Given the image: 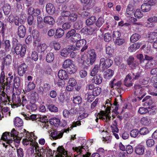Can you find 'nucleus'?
<instances>
[{
  "label": "nucleus",
  "instance_id": "obj_1",
  "mask_svg": "<svg viewBox=\"0 0 157 157\" xmlns=\"http://www.w3.org/2000/svg\"><path fill=\"white\" fill-rule=\"evenodd\" d=\"M24 135L25 138L23 139L22 143L24 145L30 144L35 147L36 151L39 150V145L36 142L37 137L35 136L33 132L29 133L25 129H24Z\"/></svg>",
  "mask_w": 157,
  "mask_h": 157
},
{
  "label": "nucleus",
  "instance_id": "obj_2",
  "mask_svg": "<svg viewBox=\"0 0 157 157\" xmlns=\"http://www.w3.org/2000/svg\"><path fill=\"white\" fill-rule=\"evenodd\" d=\"M111 105V104L110 103V101L109 100H107L104 107L105 108H106L105 110L101 111L99 113L95 114V116L96 117L95 120L96 122H98V119H101L106 122H108L110 120L111 117L109 115Z\"/></svg>",
  "mask_w": 157,
  "mask_h": 157
},
{
  "label": "nucleus",
  "instance_id": "obj_3",
  "mask_svg": "<svg viewBox=\"0 0 157 157\" xmlns=\"http://www.w3.org/2000/svg\"><path fill=\"white\" fill-rule=\"evenodd\" d=\"M87 59H84L82 56L81 58L82 62L85 67H87L90 64H93L96 59V55L94 50H90L88 51L87 55Z\"/></svg>",
  "mask_w": 157,
  "mask_h": 157
},
{
  "label": "nucleus",
  "instance_id": "obj_4",
  "mask_svg": "<svg viewBox=\"0 0 157 157\" xmlns=\"http://www.w3.org/2000/svg\"><path fill=\"white\" fill-rule=\"evenodd\" d=\"M151 87L149 86L141 87L139 85L136 84L134 86L135 90L134 94L138 96L137 97L141 100L146 95V92L149 91V89Z\"/></svg>",
  "mask_w": 157,
  "mask_h": 157
},
{
  "label": "nucleus",
  "instance_id": "obj_5",
  "mask_svg": "<svg viewBox=\"0 0 157 157\" xmlns=\"http://www.w3.org/2000/svg\"><path fill=\"white\" fill-rule=\"evenodd\" d=\"M75 42V45H71L72 49L79 50L81 47L83 46L81 50L83 52L87 48V46L86 45V41L85 40L80 39Z\"/></svg>",
  "mask_w": 157,
  "mask_h": 157
},
{
  "label": "nucleus",
  "instance_id": "obj_6",
  "mask_svg": "<svg viewBox=\"0 0 157 157\" xmlns=\"http://www.w3.org/2000/svg\"><path fill=\"white\" fill-rule=\"evenodd\" d=\"M14 50L17 55L23 57L26 52V46L25 45H22L20 44H17L15 46Z\"/></svg>",
  "mask_w": 157,
  "mask_h": 157
},
{
  "label": "nucleus",
  "instance_id": "obj_7",
  "mask_svg": "<svg viewBox=\"0 0 157 157\" xmlns=\"http://www.w3.org/2000/svg\"><path fill=\"white\" fill-rule=\"evenodd\" d=\"M2 140L5 142L2 143V145L6 148L8 147H10V144L12 143L13 140L11 138H10V135L9 133L5 132L3 133L2 137Z\"/></svg>",
  "mask_w": 157,
  "mask_h": 157
},
{
  "label": "nucleus",
  "instance_id": "obj_8",
  "mask_svg": "<svg viewBox=\"0 0 157 157\" xmlns=\"http://www.w3.org/2000/svg\"><path fill=\"white\" fill-rule=\"evenodd\" d=\"M22 95L15 94L14 93L12 96V100L13 103V105L12 107L15 108L19 106L21 104V99L22 98Z\"/></svg>",
  "mask_w": 157,
  "mask_h": 157
},
{
  "label": "nucleus",
  "instance_id": "obj_9",
  "mask_svg": "<svg viewBox=\"0 0 157 157\" xmlns=\"http://www.w3.org/2000/svg\"><path fill=\"white\" fill-rule=\"evenodd\" d=\"M112 63L113 61L111 59L102 58L100 60V65L103 68H107L112 65Z\"/></svg>",
  "mask_w": 157,
  "mask_h": 157
},
{
  "label": "nucleus",
  "instance_id": "obj_10",
  "mask_svg": "<svg viewBox=\"0 0 157 157\" xmlns=\"http://www.w3.org/2000/svg\"><path fill=\"white\" fill-rule=\"evenodd\" d=\"M26 17V14L24 13H22L20 15L16 16L15 17L14 22L16 25L18 26L20 24H23V21L22 18L24 19Z\"/></svg>",
  "mask_w": 157,
  "mask_h": 157
},
{
  "label": "nucleus",
  "instance_id": "obj_11",
  "mask_svg": "<svg viewBox=\"0 0 157 157\" xmlns=\"http://www.w3.org/2000/svg\"><path fill=\"white\" fill-rule=\"evenodd\" d=\"M133 76L134 75V74H129L124 79V84L127 87L131 86H132V81L133 79Z\"/></svg>",
  "mask_w": 157,
  "mask_h": 157
},
{
  "label": "nucleus",
  "instance_id": "obj_12",
  "mask_svg": "<svg viewBox=\"0 0 157 157\" xmlns=\"http://www.w3.org/2000/svg\"><path fill=\"white\" fill-rule=\"evenodd\" d=\"M27 66L25 63H23L19 66L17 68V72L19 75L22 76L27 70Z\"/></svg>",
  "mask_w": 157,
  "mask_h": 157
},
{
  "label": "nucleus",
  "instance_id": "obj_13",
  "mask_svg": "<svg viewBox=\"0 0 157 157\" xmlns=\"http://www.w3.org/2000/svg\"><path fill=\"white\" fill-rule=\"evenodd\" d=\"M40 121L41 122L40 125L42 126L43 128L48 129L49 123L48 118L46 116H42L40 118Z\"/></svg>",
  "mask_w": 157,
  "mask_h": 157
},
{
  "label": "nucleus",
  "instance_id": "obj_14",
  "mask_svg": "<svg viewBox=\"0 0 157 157\" xmlns=\"http://www.w3.org/2000/svg\"><path fill=\"white\" fill-rule=\"evenodd\" d=\"M145 148L144 146L141 144L137 145L135 148V153L139 155H143L145 151Z\"/></svg>",
  "mask_w": 157,
  "mask_h": 157
},
{
  "label": "nucleus",
  "instance_id": "obj_15",
  "mask_svg": "<svg viewBox=\"0 0 157 157\" xmlns=\"http://www.w3.org/2000/svg\"><path fill=\"white\" fill-rule=\"evenodd\" d=\"M57 151L58 152L56 157H67V153L62 146L59 147L57 149Z\"/></svg>",
  "mask_w": 157,
  "mask_h": 157
},
{
  "label": "nucleus",
  "instance_id": "obj_16",
  "mask_svg": "<svg viewBox=\"0 0 157 157\" xmlns=\"http://www.w3.org/2000/svg\"><path fill=\"white\" fill-rule=\"evenodd\" d=\"M47 12L50 15L53 14L55 12V8L54 6L51 3L47 4L46 6Z\"/></svg>",
  "mask_w": 157,
  "mask_h": 157
},
{
  "label": "nucleus",
  "instance_id": "obj_17",
  "mask_svg": "<svg viewBox=\"0 0 157 157\" xmlns=\"http://www.w3.org/2000/svg\"><path fill=\"white\" fill-rule=\"evenodd\" d=\"M71 49H72V47L71 46L67 48H63L61 50L60 55L63 57H67L70 53Z\"/></svg>",
  "mask_w": 157,
  "mask_h": 157
},
{
  "label": "nucleus",
  "instance_id": "obj_18",
  "mask_svg": "<svg viewBox=\"0 0 157 157\" xmlns=\"http://www.w3.org/2000/svg\"><path fill=\"white\" fill-rule=\"evenodd\" d=\"M114 74L113 70L108 69L105 71L103 73V76L104 78L106 79H109L111 78Z\"/></svg>",
  "mask_w": 157,
  "mask_h": 157
},
{
  "label": "nucleus",
  "instance_id": "obj_19",
  "mask_svg": "<svg viewBox=\"0 0 157 157\" xmlns=\"http://www.w3.org/2000/svg\"><path fill=\"white\" fill-rule=\"evenodd\" d=\"M149 21L146 24V26L148 27H152L155 25V23L157 22V17H150L147 19Z\"/></svg>",
  "mask_w": 157,
  "mask_h": 157
},
{
  "label": "nucleus",
  "instance_id": "obj_20",
  "mask_svg": "<svg viewBox=\"0 0 157 157\" xmlns=\"http://www.w3.org/2000/svg\"><path fill=\"white\" fill-rule=\"evenodd\" d=\"M102 133L103 136L102 140L106 143H110L111 141V138L109 134L106 131H103Z\"/></svg>",
  "mask_w": 157,
  "mask_h": 157
},
{
  "label": "nucleus",
  "instance_id": "obj_21",
  "mask_svg": "<svg viewBox=\"0 0 157 157\" xmlns=\"http://www.w3.org/2000/svg\"><path fill=\"white\" fill-rule=\"evenodd\" d=\"M121 81H118L115 79H114L110 84V86L113 89H118L121 86Z\"/></svg>",
  "mask_w": 157,
  "mask_h": 157
},
{
  "label": "nucleus",
  "instance_id": "obj_22",
  "mask_svg": "<svg viewBox=\"0 0 157 157\" xmlns=\"http://www.w3.org/2000/svg\"><path fill=\"white\" fill-rule=\"evenodd\" d=\"M26 33V28L23 25L19 26L18 28L17 34L20 37L23 38L25 36Z\"/></svg>",
  "mask_w": 157,
  "mask_h": 157
},
{
  "label": "nucleus",
  "instance_id": "obj_23",
  "mask_svg": "<svg viewBox=\"0 0 157 157\" xmlns=\"http://www.w3.org/2000/svg\"><path fill=\"white\" fill-rule=\"evenodd\" d=\"M63 135V133L59 132H57L56 131H54L51 133V136L53 140H56L61 138Z\"/></svg>",
  "mask_w": 157,
  "mask_h": 157
},
{
  "label": "nucleus",
  "instance_id": "obj_24",
  "mask_svg": "<svg viewBox=\"0 0 157 157\" xmlns=\"http://www.w3.org/2000/svg\"><path fill=\"white\" fill-rule=\"evenodd\" d=\"M141 44L139 43H136L131 45L128 48V51L130 52H135L136 50L138 49Z\"/></svg>",
  "mask_w": 157,
  "mask_h": 157
},
{
  "label": "nucleus",
  "instance_id": "obj_25",
  "mask_svg": "<svg viewBox=\"0 0 157 157\" xmlns=\"http://www.w3.org/2000/svg\"><path fill=\"white\" fill-rule=\"evenodd\" d=\"M58 76L61 80H66L68 78V74L65 70H61L59 71Z\"/></svg>",
  "mask_w": 157,
  "mask_h": 157
},
{
  "label": "nucleus",
  "instance_id": "obj_26",
  "mask_svg": "<svg viewBox=\"0 0 157 157\" xmlns=\"http://www.w3.org/2000/svg\"><path fill=\"white\" fill-rule=\"evenodd\" d=\"M44 21L46 24L50 25H52L55 23V20L52 17L50 16H47L44 18Z\"/></svg>",
  "mask_w": 157,
  "mask_h": 157
},
{
  "label": "nucleus",
  "instance_id": "obj_27",
  "mask_svg": "<svg viewBox=\"0 0 157 157\" xmlns=\"http://www.w3.org/2000/svg\"><path fill=\"white\" fill-rule=\"evenodd\" d=\"M133 67H132V69L136 68L137 70H138L139 71L135 75L134 74V76L132 75L133 77V79H138L141 76V73L142 71V70L140 69V67L137 65V64L136 65V66L133 65Z\"/></svg>",
  "mask_w": 157,
  "mask_h": 157
},
{
  "label": "nucleus",
  "instance_id": "obj_28",
  "mask_svg": "<svg viewBox=\"0 0 157 157\" xmlns=\"http://www.w3.org/2000/svg\"><path fill=\"white\" fill-rule=\"evenodd\" d=\"M76 112V109L74 108L71 109L70 110V112L67 109H64L63 112V116L65 118H68L70 115L71 113V114H74Z\"/></svg>",
  "mask_w": 157,
  "mask_h": 157
},
{
  "label": "nucleus",
  "instance_id": "obj_29",
  "mask_svg": "<svg viewBox=\"0 0 157 157\" xmlns=\"http://www.w3.org/2000/svg\"><path fill=\"white\" fill-rule=\"evenodd\" d=\"M50 46L52 48H53L55 50H59L61 48L60 44L59 42L56 41H53L50 44Z\"/></svg>",
  "mask_w": 157,
  "mask_h": 157
},
{
  "label": "nucleus",
  "instance_id": "obj_30",
  "mask_svg": "<svg viewBox=\"0 0 157 157\" xmlns=\"http://www.w3.org/2000/svg\"><path fill=\"white\" fill-rule=\"evenodd\" d=\"M73 61L69 59L65 60L62 64V67L63 68L67 69L74 63Z\"/></svg>",
  "mask_w": 157,
  "mask_h": 157
},
{
  "label": "nucleus",
  "instance_id": "obj_31",
  "mask_svg": "<svg viewBox=\"0 0 157 157\" xmlns=\"http://www.w3.org/2000/svg\"><path fill=\"white\" fill-rule=\"evenodd\" d=\"M133 7L132 5L129 4L127 7L126 10V15L127 17L132 15L133 13Z\"/></svg>",
  "mask_w": 157,
  "mask_h": 157
},
{
  "label": "nucleus",
  "instance_id": "obj_32",
  "mask_svg": "<svg viewBox=\"0 0 157 157\" xmlns=\"http://www.w3.org/2000/svg\"><path fill=\"white\" fill-rule=\"evenodd\" d=\"M4 13L6 15H8L10 11L11 7L8 4H5L2 7Z\"/></svg>",
  "mask_w": 157,
  "mask_h": 157
},
{
  "label": "nucleus",
  "instance_id": "obj_33",
  "mask_svg": "<svg viewBox=\"0 0 157 157\" xmlns=\"http://www.w3.org/2000/svg\"><path fill=\"white\" fill-rule=\"evenodd\" d=\"M64 31L61 28H58L56 30L55 37L56 38L61 37L64 34Z\"/></svg>",
  "mask_w": 157,
  "mask_h": 157
},
{
  "label": "nucleus",
  "instance_id": "obj_34",
  "mask_svg": "<svg viewBox=\"0 0 157 157\" xmlns=\"http://www.w3.org/2000/svg\"><path fill=\"white\" fill-rule=\"evenodd\" d=\"M92 79V82L95 84L99 85L101 83L102 81V78L99 75H97L93 76Z\"/></svg>",
  "mask_w": 157,
  "mask_h": 157
},
{
  "label": "nucleus",
  "instance_id": "obj_35",
  "mask_svg": "<svg viewBox=\"0 0 157 157\" xmlns=\"http://www.w3.org/2000/svg\"><path fill=\"white\" fill-rule=\"evenodd\" d=\"M13 75L11 76L8 77L6 79V82H4L3 83V87L5 88V86H6V89H8L10 87L11 85V83L12 82V80L13 79Z\"/></svg>",
  "mask_w": 157,
  "mask_h": 157
},
{
  "label": "nucleus",
  "instance_id": "obj_36",
  "mask_svg": "<svg viewBox=\"0 0 157 157\" xmlns=\"http://www.w3.org/2000/svg\"><path fill=\"white\" fill-rule=\"evenodd\" d=\"M36 87L35 84L33 82H29L25 87V90L27 92H29L33 90Z\"/></svg>",
  "mask_w": 157,
  "mask_h": 157
},
{
  "label": "nucleus",
  "instance_id": "obj_37",
  "mask_svg": "<svg viewBox=\"0 0 157 157\" xmlns=\"http://www.w3.org/2000/svg\"><path fill=\"white\" fill-rule=\"evenodd\" d=\"M14 123L15 126L18 127L22 126L23 124V121L22 120L18 117H16L15 119Z\"/></svg>",
  "mask_w": 157,
  "mask_h": 157
},
{
  "label": "nucleus",
  "instance_id": "obj_38",
  "mask_svg": "<svg viewBox=\"0 0 157 157\" xmlns=\"http://www.w3.org/2000/svg\"><path fill=\"white\" fill-rule=\"evenodd\" d=\"M68 72L70 74H74L75 73L77 70V67L74 63L67 68Z\"/></svg>",
  "mask_w": 157,
  "mask_h": 157
},
{
  "label": "nucleus",
  "instance_id": "obj_39",
  "mask_svg": "<svg viewBox=\"0 0 157 157\" xmlns=\"http://www.w3.org/2000/svg\"><path fill=\"white\" fill-rule=\"evenodd\" d=\"M151 6L146 3L143 4L141 6V9L144 12H147L151 9Z\"/></svg>",
  "mask_w": 157,
  "mask_h": 157
},
{
  "label": "nucleus",
  "instance_id": "obj_40",
  "mask_svg": "<svg viewBox=\"0 0 157 157\" xmlns=\"http://www.w3.org/2000/svg\"><path fill=\"white\" fill-rule=\"evenodd\" d=\"M3 60L6 65H10L12 61L11 56L10 55H7L5 58H3Z\"/></svg>",
  "mask_w": 157,
  "mask_h": 157
},
{
  "label": "nucleus",
  "instance_id": "obj_41",
  "mask_svg": "<svg viewBox=\"0 0 157 157\" xmlns=\"http://www.w3.org/2000/svg\"><path fill=\"white\" fill-rule=\"evenodd\" d=\"M60 121L59 118L55 117L51 118L49 120V122L51 124L56 126L59 125Z\"/></svg>",
  "mask_w": 157,
  "mask_h": 157
},
{
  "label": "nucleus",
  "instance_id": "obj_42",
  "mask_svg": "<svg viewBox=\"0 0 157 157\" xmlns=\"http://www.w3.org/2000/svg\"><path fill=\"white\" fill-rule=\"evenodd\" d=\"M2 44L5 47V50L6 52L10 51L11 48L10 42L9 40H3Z\"/></svg>",
  "mask_w": 157,
  "mask_h": 157
},
{
  "label": "nucleus",
  "instance_id": "obj_43",
  "mask_svg": "<svg viewBox=\"0 0 157 157\" xmlns=\"http://www.w3.org/2000/svg\"><path fill=\"white\" fill-rule=\"evenodd\" d=\"M54 55L53 53L50 52L46 55V60L48 63H51L53 61L54 59Z\"/></svg>",
  "mask_w": 157,
  "mask_h": 157
},
{
  "label": "nucleus",
  "instance_id": "obj_44",
  "mask_svg": "<svg viewBox=\"0 0 157 157\" xmlns=\"http://www.w3.org/2000/svg\"><path fill=\"white\" fill-rule=\"evenodd\" d=\"M150 118L148 117H144L141 118V123L144 125H148L150 123Z\"/></svg>",
  "mask_w": 157,
  "mask_h": 157
},
{
  "label": "nucleus",
  "instance_id": "obj_45",
  "mask_svg": "<svg viewBox=\"0 0 157 157\" xmlns=\"http://www.w3.org/2000/svg\"><path fill=\"white\" fill-rule=\"evenodd\" d=\"M92 1L91 0H81V3L87 8H89L92 6Z\"/></svg>",
  "mask_w": 157,
  "mask_h": 157
},
{
  "label": "nucleus",
  "instance_id": "obj_46",
  "mask_svg": "<svg viewBox=\"0 0 157 157\" xmlns=\"http://www.w3.org/2000/svg\"><path fill=\"white\" fill-rule=\"evenodd\" d=\"M140 37V36L139 34L136 33H134L131 36L130 40L131 42H135L138 40Z\"/></svg>",
  "mask_w": 157,
  "mask_h": 157
},
{
  "label": "nucleus",
  "instance_id": "obj_47",
  "mask_svg": "<svg viewBox=\"0 0 157 157\" xmlns=\"http://www.w3.org/2000/svg\"><path fill=\"white\" fill-rule=\"evenodd\" d=\"M96 18L94 16H91L86 20V24L87 25H92L95 22Z\"/></svg>",
  "mask_w": 157,
  "mask_h": 157
},
{
  "label": "nucleus",
  "instance_id": "obj_48",
  "mask_svg": "<svg viewBox=\"0 0 157 157\" xmlns=\"http://www.w3.org/2000/svg\"><path fill=\"white\" fill-rule=\"evenodd\" d=\"M81 39V36L80 34L78 33H75L74 36L70 39V41L72 43H75L78 40Z\"/></svg>",
  "mask_w": 157,
  "mask_h": 157
},
{
  "label": "nucleus",
  "instance_id": "obj_49",
  "mask_svg": "<svg viewBox=\"0 0 157 157\" xmlns=\"http://www.w3.org/2000/svg\"><path fill=\"white\" fill-rule=\"evenodd\" d=\"M43 152L46 154L47 156H50L53 155L52 151L48 147L43 148Z\"/></svg>",
  "mask_w": 157,
  "mask_h": 157
},
{
  "label": "nucleus",
  "instance_id": "obj_50",
  "mask_svg": "<svg viewBox=\"0 0 157 157\" xmlns=\"http://www.w3.org/2000/svg\"><path fill=\"white\" fill-rule=\"evenodd\" d=\"M100 68V66L98 65H95L92 70L91 73L90 75L91 76H94L98 72Z\"/></svg>",
  "mask_w": 157,
  "mask_h": 157
},
{
  "label": "nucleus",
  "instance_id": "obj_51",
  "mask_svg": "<svg viewBox=\"0 0 157 157\" xmlns=\"http://www.w3.org/2000/svg\"><path fill=\"white\" fill-rule=\"evenodd\" d=\"M81 124L80 122L79 121L73 122L70 128H69L66 129H65L64 131L66 133L68 132L69 130H71V129L73 127H76L77 126H79Z\"/></svg>",
  "mask_w": 157,
  "mask_h": 157
},
{
  "label": "nucleus",
  "instance_id": "obj_52",
  "mask_svg": "<svg viewBox=\"0 0 157 157\" xmlns=\"http://www.w3.org/2000/svg\"><path fill=\"white\" fill-rule=\"evenodd\" d=\"M76 33V31L75 29H72L69 31L67 33L66 35V38L67 39L72 38L75 35Z\"/></svg>",
  "mask_w": 157,
  "mask_h": 157
},
{
  "label": "nucleus",
  "instance_id": "obj_53",
  "mask_svg": "<svg viewBox=\"0 0 157 157\" xmlns=\"http://www.w3.org/2000/svg\"><path fill=\"white\" fill-rule=\"evenodd\" d=\"M154 62V61H148L145 65H143L142 64L141 66L144 69H148L153 66Z\"/></svg>",
  "mask_w": 157,
  "mask_h": 157
},
{
  "label": "nucleus",
  "instance_id": "obj_54",
  "mask_svg": "<svg viewBox=\"0 0 157 157\" xmlns=\"http://www.w3.org/2000/svg\"><path fill=\"white\" fill-rule=\"evenodd\" d=\"M134 16L135 17L140 19L142 18L143 14L140 9H137L134 13Z\"/></svg>",
  "mask_w": 157,
  "mask_h": 157
},
{
  "label": "nucleus",
  "instance_id": "obj_55",
  "mask_svg": "<svg viewBox=\"0 0 157 157\" xmlns=\"http://www.w3.org/2000/svg\"><path fill=\"white\" fill-rule=\"evenodd\" d=\"M114 40V43L117 45H121L125 42V40L123 38H119L116 39Z\"/></svg>",
  "mask_w": 157,
  "mask_h": 157
},
{
  "label": "nucleus",
  "instance_id": "obj_56",
  "mask_svg": "<svg viewBox=\"0 0 157 157\" xmlns=\"http://www.w3.org/2000/svg\"><path fill=\"white\" fill-rule=\"evenodd\" d=\"M101 92V89L99 87H95L92 91V94L94 96L98 95Z\"/></svg>",
  "mask_w": 157,
  "mask_h": 157
},
{
  "label": "nucleus",
  "instance_id": "obj_57",
  "mask_svg": "<svg viewBox=\"0 0 157 157\" xmlns=\"http://www.w3.org/2000/svg\"><path fill=\"white\" fill-rule=\"evenodd\" d=\"M77 18V14L74 13H71V15L68 17V20L71 21L73 22L76 21Z\"/></svg>",
  "mask_w": 157,
  "mask_h": 157
},
{
  "label": "nucleus",
  "instance_id": "obj_58",
  "mask_svg": "<svg viewBox=\"0 0 157 157\" xmlns=\"http://www.w3.org/2000/svg\"><path fill=\"white\" fill-rule=\"evenodd\" d=\"M104 23V20L101 17H100L98 19L96 22V25L98 27H100Z\"/></svg>",
  "mask_w": 157,
  "mask_h": 157
},
{
  "label": "nucleus",
  "instance_id": "obj_59",
  "mask_svg": "<svg viewBox=\"0 0 157 157\" xmlns=\"http://www.w3.org/2000/svg\"><path fill=\"white\" fill-rule=\"evenodd\" d=\"M47 48V46L45 44H40L38 46V49L40 52L44 51Z\"/></svg>",
  "mask_w": 157,
  "mask_h": 157
},
{
  "label": "nucleus",
  "instance_id": "obj_60",
  "mask_svg": "<svg viewBox=\"0 0 157 157\" xmlns=\"http://www.w3.org/2000/svg\"><path fill=\"white\" fill-rule=\"evenodd\" d=\"M73 98V102L75 104H79L82 102V98L79 96H74Z\"/></svg>",
  "mask_w": 157,
  "mask_h": 157
},
{
  "label": "nucleus",
  "instance_id": "obj_61",
  "mask_svg": "<svg viewBox=\"0 0 157 157\" xmlns=\"http://www.w3.org/2000/svg\"><path fill=\"white\" fill-rule=\"evenodd\" d=\"M139 132L141 135H144L148 133L149 131L147 128L144 127L140 129Z\"/></svg>",
  "mask_w": 157,
  "mask_h": 157
},
{
  "label": "nucleus",
  "instance_id": "obj_62",
  "mask_svg": "<svg viewBox=\"0 0 157 157\" xmlns=\"http://www.w3.org/2000/svg\"><path fill=\"white\" fill-rule=\"evenodd\" d=\"M73 149L75 151H76L78 154H79L81 153V152L83 151V150L85 149V148H84V146H79L75 147H73Z\"/></svg>",
  "mask_w": 157,
  "mask_h": 157
},
{
  "label": "nucleus",
  "instance_id": "obj_63",
  "mask_svg": "<svg viewBox=\"0 0 157 157\" xmlns=\"http://www.w3.org/2000/svg\"><path fill=\"white\" fill-rule=\"evenodd\" d=\"M139 132L138 130L136 129H135L132 130L130 132V135L131 137L135 138L138 135Z\"/></svg>",
  "mask_w": 157,
  "mask_h": 157
},
{
  "label": "nucleus",
  "instance_id": "obj_64",
  "mask_svg": "<svg viewBox=\"0 0 157 157\" xmlns=\"http://www.w3.org/2000/svg\"><path fill=\"white\" fill-rule=\"evenodd\" d=\"M149 40H153L157 38V32H151L149 34Z\"/></svg>",
  "mask_w": 157,
  "mask_h": 157
}]
</instances>
